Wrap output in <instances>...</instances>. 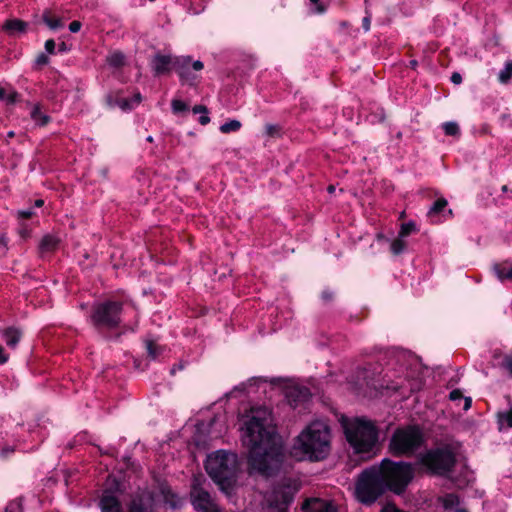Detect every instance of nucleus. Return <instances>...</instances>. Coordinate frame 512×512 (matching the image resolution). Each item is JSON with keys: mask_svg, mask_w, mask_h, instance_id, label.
I'll return each instance as SVG.
<instances>
[{"mask_svg": "<svg viewBox=\"0 0 512 512\" xmlns=\"http://www.w3.org/2000/svg\"><path fill=\"white\" fill-rule=\"evenodd\" d=\"M188 108L187 104L179 99H175L172 102V109L174 113L186 111Z\"/></svg>", "mask_w": 512, "mask_h": 512, "instance_id": "nucleus-41", "label": "nucleus"}, {"mask_svg": "<svg viewBox=\"0 0 512 512\" xmlns=\"http://www.w3.org/2000/svg\"><path fill=\"white\" fill-rule=\"evenodd\" d=\"M512 77V61H506L504 68L498 74V80L501 83H507Z\"/></svg>", "mask_w": 512, "mask_h": 512, "instance_id": "nucleus-29", "label": "nucleus"}, {"mask_svg": "<svg viewBox=\"0 0 512 512\" xmlns=\"http://www.w3.org/2000/svg\"><path fill=\"white\" fill-rule=\"evenodd\" d=\"M174 59L169 55L157 53L152 59V68L155 76L168 74L173 69Z\"/></svg>", "mask_w": 512, "mask_h": 512, "instance_id": "nucleus-16", "label": "nucleus"}, {"mask_svg": "<svg viewBox=\"0 0 512 512\" xmlns=\"http://www.w3.org/2000/svg\"><path fill=\"white\" fill-rule=\"evenodd\" d=\"M122 302L104 301L94 306L91 315L95 327L117 328L121 323Z\"/></svg>", "mask_w": 512, "mask_h": 512, "instance_id": "nucleus-10", "label": "nucleus"}, {"mask_svg": "<svg viewBox=\"0 0 512 512\" xmlns=\"http://www.w3.org/2000/svg\"><path fill=\"white\" fill-rule=\"evenodd\" d=\"M193 112L195 114H197V113L207 114L208 113V109L204 105H196V106L193 107Z\"/></svg>", "mask_w": 512, "mask_h": 512, "instance_id": "nucleus-49", "label": "nucleus"}, {"mask_svg": "<svg viewBox=\"0 0 512 512\" xmlns=\"http://www.w3.org/2000/svg\"><path fill=\"white\" fill-rule=\"evenodd\" d=\"M450 80L452 83L458 85L462 82V76L460 73L454 72V73H452Z\"/></svg>", "mask_w": 512, "mask_h": 512, "instance_id": "nucleus-48", "label": "nucleus"}, {"mask_svg": "<svg viewBox=\"0 0 512 512\" xmlns=\"http://www.w3.org/2000/svg\"><path fill=\"white\" fill-rule=\"evenodd\" d=\"M100 508L102 512H121L122 505L119 499L111 491H104L100 499Z\"/></svg>", "mask_w": 512, "mask_h": 512, "instance_id": "nucleus-18", "label": "nucleus"}, {"mask_svg": "<svg viewBox=\"0 0 512 512\" xmlns=\"http://www.w3.org/2000/svg\"><path fill=\"white\" fill-rule=\"evenodd\" d=\"M310 2L313 5L312 13L320 12V0H310Z\"/></svg>", "mask_w": 512, "mask_h": 512, "instance_id": "nucleus-54", "label": "nucleus"}, {"mask_svg": "<svg viewBox=\"0 0 512 512\" xmlns=\"http://www.w3.org/2000/svg\"><path fill=\"white\" fill-rule=\"evenodd\" d=\"M43 204H44V201H43L42 199H37V200L35 201V206H36V207H42V206H43Z\"/></svg>", "mask_w": 512, "mask_h": 512, "instance_id": "nucleus-61", "label": "nucleus"}, {"mask_svg": "<svg viewBox=\"0 0 512 512\" xmlns=\"http://www.w3.org/2000/svg\"><path fill=\"white\" fill-rule=\"evenodd\" d=\"M443 131L445 135L452 137H460L461 131L458 123L454 121L444 122L442 124Z\"/></svg>", "mask_w": 512, "mask_h": 512, "instance_id": "nucleus-26", "label": "nucleus"}, {"mask_svg": "<svg viewBox=\"0 0 512 512\" xmlns=\"http://www.w3.org/2000/svg\"><path fill=\"white\" fill-rule=\"evenodd\" d=\"M498 423L500 425L506 424L507 428H512V407L508 411L498 414Z\"/></svg>", "mask_w": 512, "mask_h": 512, "instance_id": "nucleus-35", "label": "nucleus"}, {"mask_svg": "<svg viewBox=\"0 0 512 512\" xmlns=\"http://www.w3.org/2000/svg\"><path fill=\"white\" fill-rule=\"evenodd\" d=\"M106 62L114 68H120L125 64V56L121 52H114L106 58Z\"/></svg>", "mask_w": 512, "mask_h": 512, "instance_id": "nucleus-27", "label": "nucleus"}, {"mask_svg": "<svg viewBox=\"0 0 512 512\" xmlns=\"http://www.w3.org/2000/svg\"><path fill=\"white\" fill-rule=\"evenodd\" d=\"M448 201L444 197H440L434 201L427 212V217L431 223H440L443 220L453 217L452 209L446 210Z\"/></svg>", "mask_w": 512, "mask_h": 512, "instance_id": "nucleus-15", "label": "nucleus"}, {"mask_svg": "<svg viewBox=\"0 0 512 512\" xmlns=\"http://www.w3.org/2000/svg\"><path fill=\"white\" fill-rule=\"evenodd\" d=\"M2 336L9 348L14 349L22 337L21 329L11 326L3 329Z\"/></svg>", "mask_w": 512, "mask_h": 512, "instance_id": "nucleus-21", "label": "nucleus"}, {"mask_svg": "<svg viewBox=\"0 0 512 512\" xmlns=\"http://www.w3.org/2000/svg\"><path fill=\"white\" fill-rule=\"evenodd\" d=\"M0 245L7 249V242L4 235H0Z\"/></svg>", "mask_w": 512, "mask_h": 512, "instance_id": "nucleus-58", "label": "nucleus"}, {"mask_svg": "<svg viewBox=\"0 0 512 512\" xmlns=\"http://www.w3.org/2000/svg\"><path fill=\"white\" fill-rule=\"evenodd\" d=\"M203 67L201 61L192 62L189 56L174 58L173 69L178 73L181 80L189 85H194L198 81V76L194 72L201 71Z\"/></svg>", "mask_w": 512, "mask_h": 512, "instance_id": "nucleus-12", "label": "nucleus"}, {"mask_svg": "<svg viewBox=\"0 0 512 512\" xmlns=\"http://www.w3.org/2000/svg\"><path fill=\"white\" fill-rule=\"evenodd\" d=\"M300 489V482L292 478H283L279 481L268 497L270 506L279 509V512H286V508L294 499Z\"/></svg>", "mask_w": 512, "mask_h": 512, "instance_id": "nucleus-11", "label": "nucleus"}, {"mask_svg": "<svg viewBox=\"0 0 512 512\" xmlns=\"http://www.w3.org/2000/svg\"><path fill=\"white\" fill-rule=\"evenodd\" d=\"M388 491L376 466L364 469L355 484L356 499L365 506L373 505Z\"/></svg>", "mask_w": 512, "mask_h": 512, "instance_id": "nucleus-6", "label": "nucleus"}, {"mask_svg": "<svg viewBox=\"0 0 512 512\" xmlns=\"http://www.w3.org/2000/svg\"><path fill=\"white\" fill-rule=\"evenodd\" d=\"M492 268L496 277L501 282L512 281V263L509 260L495 263Z\"/></svg>", "mask_w": 512, "mask_h": 512, "instance_id": "nucleus-19", "label": "nucleus"}, {"mask_svg": "<svg viewBox=\"0 0 512 512\" xmlns=\"http://www.w3.org/2000/svg\"><path fill=\"white\" fill-rule=\"evenodd\" d=\"M322 512H338V506L332 500L322 499Z\"/></svg>", "mask_w": 512, "mask_h": 512, "instance_id": "nucleus-40", "label": "nucleus"}, {"mask_svg": "<svg viewBox=\"0 0 512 512\" xmlns=\"http://www.w3.org/2000/svg\"><path fill=\"white\" fill-rule=\"evenodd\" d=\"M151 500L149 494L135 495L129 504L128 512H152Z\"/></svg>", "mask_w": 512, "mask_h": 512, "instance_id": "nucleus-17", "label": "nucleus"}, {"mask_svg": "<svg viewBox=\"0 0 512 512\" xmlns=\"http://www.w3.org/2000/svg\"><path fill=\"white\" fill-rule=\"evenodd\" d=\"M460 504V498L457 494L449 493L443 498V507L445 509H453Z\"/></svg>", "mask_w": 512, "mask_h": 512, "instance_id": "nucleus-32", "label": "nucleus"}, {"mask_svg": "<svg viewBox=\"0 0 512 512\" xmlns=\"http://www.w3.org/2000/svg\"><path fill=\"white\" fill-rule=\"evenodd\" d=\"M416 231H417L416 224L413 221H409V222L403 223L401 225L398 235L400 236V238H405Z\"/></svg>", "mask_w": 512, "mask_h": 512, "instance_id": "nucleus-33", "label": "nucleus"}, {"mask_svg": "<svg viewBox=\"0 0 512 512\" xmlns=\"http://www.w3.org/2000/svg\"><path fill=\"white\" fill-rule=\"evenodd\" d=\"M141 98H108V105L111 108L118 107L122 111L132 109L140 104Z\"/></svg>", "mask_w": 512, "mask_h": 512, "instance_id": "nucleus-22", "label": "nucleus"}, {"mask_svg": "<svg viewBox=\"0 0 512 512\" xmlns=\"http://www.w3.org/2000/svg\"><path fill=\"white\" fill-rule=\"evenodd\" d=\"M426 443V436L419 424L397 427L388 442V453L396 458L412 457Z\"/></svg>", "mask_w": 512, "mask_h": 512, "instance_id": "nucleus-3", "label": "nucleus"}, {"mask_svg": "<svg viewBox=\"0 0 512 512\" xmlns=\"http://www.w3.org/2000/svg\"><path fill=\"white\" fill-rule=\"evenodd\" d=\"M205 481L206 479L203 475H194L191 484L190 496L196 495L200 490H205L203 487Z\"/></svg>", "mask_w": 512, "mask_h": 512, "instance_id": "nucleus-31", "label": "nucleus"}, {"mask_svg": "<svg viewBox=\"0 0 512 512\" xmlns=\"http://www.w3.org/2000/svg\"><path fill=\"white\" fill-rule=\"evenodd\" d=\"M186 362L180 361L177 365H174L171 369V374L174 375L176 373V370H182L185 367Z\"/></svg>", "mask_w": 512, "mask_h": 512, "instance_id": "nucleus-53", "label": "nucleus"}, {"mask_svg": "<svg viewBox=\"0 0 512 512\" xmlns=\"http://www.w3.org/2000/svg\"><path fill=\"white\" fill-rule=\"evenodd\" d=\"M7 100H8V102H7L8 105H13L16 102V98H14V97L7 98Z\"/></svg>", "mask_w": 512, "mask_h": 512, "instance_id": "nucleus-63", "label": "nucleus"}, {"mask_svg": "<svg viewBox=\"0 0 512 512\" xmlns=\"http://www.w3.org/2000/svg\"><path fill=\"white\" fill-rule=\"evenodd\" d=\"M406 246L407 243L404 240V238H400V236L398 235V237L392 241L390 249L394 255H400L401 253L404 252Z\"/></svg>", "mask_w": 512, "mask_h": 512, "instance_id": "nucleus-30", "label": "nucleus"}, {"mask_svg": "<svg viewBox=\"0 0 512 512\" xmlns=\"http://www.w3.org/2000/svg\"><path fill=\"white\" fill-rule=\"evenodd\" d=\"M205 469L216 483L224 484L236 475L237 455L225 451H217L208 456Z\"/></svg>", "mask_w": 512, "mask_h": 512, "instance_id": "nucleus-8", "label": "nucleus"}, {"mask_svg": "<svg viewBox=\"0 0 512 512\" xmlns=\"http://www.w3.org/2000/svg\"><path fill=\"white\" fill-rule=\"evenodd\" d=\"M500 367L505 369L509 375L512 376V355H504L501 360Z\"/></svg>", "mask_w": 512, "mask_h": 512, "instance_id": "nucleus-38", "label": "nucleus"}, {"mask_svg": "<svg viewBox=\"0 0 512 512\" xmlns=\"http://www.w3.org/2000/svg\"><path fill=\"white\" fill-rule=\"evenodd\" d=\"M376 469L386 489L396 495L403 494L414 478V467L410 462H396L390 458H384Z\"/></svg>", "mask_w": 512, "mask_h": 512, "instance_id": "nucleus-5", "label": "nucleus"}, {"mask_svg": "<svg viewBox=\"0 0 512 512\" xmlns=\"http://www.w3.org/2000/svg\"><path fill=\"white\" fill-rule=\"evenodd\" d=\"M81 26L82 24L80 21L74 20L69 24V30L72 33H76L81 29Z\"/></svg>", "mask_w": 512, "mask_h": 512, "instance_id": "nucleus-45", "label": "nucleus"}, {"mask_svg": "<svg viewBox=\"0 0 512 512\" xmlns=\"http://www.w3.org/2000/svg\"><path fill=\"white\" fill-rule=\"evenodd\" d=\"M6 93H7V91H6L5 87L0 85V96H6Z\"/></svg>", "mask_w": 512, "mask_h": 512, "instance_id": "nucleus-62", "label": "nucleus"}, {"mask_svg": "<svg viewBox=\"0 0 512 512\" xmlns=\"http://www.w3.org/2000/svg\"><path fill=\"white\" fill-rule=\"evenodd\" d=\"M321 445H322V459H323L324 458L323 454L325 452V448L329 446V443L322 439Z\"/></svg>", "mask_w": 512, "mask_h": 512, "instance_id": "nucleus-59", "label": "nucleus"}, {"mask_svg": "<svg viewBox=\"0 0 512 512\" xmlns=\"http://www.w3.org/2000/svg\"><path fill=\"white\" fill-rule=\"evenodd\" d=\"M319 447L320 423L318 421H314L295 439L290 454L298 461H317V452Z\"/></svg>", "mask_w": 512, "mask_h": 512, "instance_id": "nucleus-7", "label": "nucleus"}, {"mask_svg": "<svg viewBox=\"0 0 512 512\" xmlns=\"http://www.w3.org/2000/svg\"><path fill=\"white\" fill-rule=\"evenodd\" d=\"M240 128H241L240 121H238V120H231V121L221 125L220 126V131L222 133L227 134V133H230V132L238 131Z\"/></svg>", "mask_w": 512, "mask_h": 512, "instance_id": "nucleus-34", "label": "nucleus"}, {"mask_svg": "<svg viewBox=\"0 0 512 512\" xmlns=\"http://www.w3.org/2000/svg\"><path fill=\"white\" fill-rule=\"evenodd\" d=\"M146 347L148 351V355L151 357V359H156L157 356L161 353L162 349L157 346L154 341L147 340L146 341Z\"/></svg>", "mask_w": 512, "mask_h": 512, "instance_id": "nucleus-36", "label": "nucleus"}, {"mask_svg": "<svg viewBox=\"0 0 512 512\" xmlns=\"http://www.w3.org/2000/svg\"><path fill=\"white\" fill-rule=\"evenodd\" d=\"M12 452H14V448L6 446V447L2 448L1 455L5 457V456H7L8 453H12Z\"/></svg>", "mask_w": 512, "mask_h": 512, "instance_id": "nucleus-55", "label": "nucleus"}, {"mask_svg": "<svg viewBox=\"0 0 512 512\" xmlns=\"http://www.w3.org/2000/svg\"><path fill=\"white\" fill-rule=\"evenodd\" d=\"M28 27V23L21 19H8L4 22L2 30L9 35H15L16 33H25Z\"/></svg>", "mask_w": 512, "mask_h": 512, "instance_id": "nucleus-20", "label": "nucleus"}, {"mask_svg": "<svg viewBox=\"0 0 512 512\" xmlns=\"http://www.w3.org/2000/svg\"><path fill=\"white\" fill-rule=\"evenodd\" d=\"M34 215L33 211L31 210H23L19 211V216L24 219H29Z\"/></svg>", "mask_w": 512, "mask_h": 512, "instance_id": "nucleus-52", "label": "nucleus"}, {"mask_svg": "<svg viewBox=\"0 0 512 512\" xmlns=\"http://www.w3.org/2000/svg\"><path fill=\"white\" fill-rule=\"evenodd\" d=\"M342 426L346 440L359 460L368 461L376 455L379 428L375 422L363 417H357L349 422L343 417Z\"/></svg>", "mask_w": 512, "mask_h": 512, "instance_id": "nucleus-2", "label": "nucleus"}, {"mask_svg": "<svg viewBox=\"0 0 512 512\" xmlns=\"http://www.w3.org/2000/svg\"><path fill=\"white\" fill-rule=\"evenodd\" d=\"M463 398V393L460 389H454L449 394V399L451 401H457Z\"/></svg>", "mask_w": 512, "mask_h": 512, "instance_id": "nucleus-42", "label": "nucleus"}, {"mask_svg": "<svg viewBox=\"0 0 512 512\" xmlns=\"http://www.w3.org/2000/svg\"><path fill=\"white\" fill-rule=\"evenodd\" d=\"M161 492H162V494L164 495V497H165L166 501H169V498H168V496H169V495H170L172 498H174V497H175V495L171 492V490H170V488H169V487H162ZM170 502L172 503V505H175V503H174L172 500H170Z\"/></svg>", "mask_w": 512, "mask_h": 512, "instance_id": "nucleus-47", "label": "nucleus"}, {"mask_svg": "<svg viewBox=\"0 0 512 512\" xmlns=\"http://www.w3.org/2000/svg\"><path fill=\"white\" fill-rule=\"evenodd\" d=\"M191 502L198 512H225L206 490H200L191 496Z\"/></svg>", "mask_w": 512, "mask_h": 512, "instance_id": "nucleus-14", "label": "nucleus"}, {"mask_svg": "<svg viewBox=\"0 0 512 512\" xmlns=\"http://www.w3.org/2000/svg\"><path fill=\"white\" fill-rule=\"evenodd\" d=\"M9 355L5 353L4 348L0 345V364H4L8 361Z\"/></svg>", "mask_w": 512, "mask_h": 512, "instance_id": "nucleus-50", "label": "nucleus"}, {"mask_svg": "<svg viewBox=\"0 0 512 512\" xmlns=\"http://www.w3.org/2000/svg\"><path fill=\"white\" fill-rule=\"evenodd\" d=\"M199 122L201 125H206L210 122V118L207 116V114H203L200 118H199Z\"/></svg>", "mask_w": 512, "mask_h": 512, "instance_id": "nucleus-56", "label": "nucleus"}, {"mask_svg": "<svg viewBox=\"0 0 512 512\" xmlns=\"http://www.w3.org/2000/svg\"><path fill=\"white\" fill-rule=\"evenodd\" d=\"M491 133V127L489 124H482L481 125V128H480V134L481 135H486V134H490Z\"/></svg>", "mask_w": 512, "mask_h": 512, "instance_id": "nucleus-51", "label": "nucleus"}, {"mask_svg": "<svg viewBox=\"0 0 512 512\" xmlns=\"http://www.w3.org/2000/svg\"><path fill=\"white\" fill-rule=\"evenodd\" d=\"M49 63V58L45 53H41L36 58V64L39 66H44Z\"/></svg>", "mask_w": 512, "mask_h": 512, "instance_id": "nucleus-43", "label": "nucleus"}, {"mask_svg": "<svg viewBox=\"0 0 512 512\" xmlns=\"http://www.w3.org/2000/svg\"><path fill=\"white\" fill-rule=\"evenodd\" d=\"M303 512H320V499L319 498H308L302 504Z\"/></svg>", "mask_w": 512, "mask_h": 512, "instance_id": "nucleus-28", "label": "nucleus"}, {"mask_svg": "<svg viewBox=\"0 0 512 512\" xmlns=\"http://www.w3.org/2000/svg\"><path fill=\"white\" fill-rule=\"evenodd\" d=\"M43 22L52 30L62 28L64 26L61 18L56 17L52 14V11L46 9L42 14Z\"/></svg>", "mask_w": 512, "mask_h": 512, "instance_id": "nucleus-24", "label": "nucleus"}, {"mask_svg": "<svg viewBox=\"0 0 512 512\" xmlns=\"http://www.w3.org/2000/svg\"><path fill=\"white\" fill-rule=\"evenodd\" d=\"M465 400V403H464V410H468L471 408V405H472V399L470 397H465L464 398Z\"/></svg>", "mask_w": 512, "mask_h": 512, "instance_id": "nucleus-57", "label": "nucleus"}, {"mask_svg": "<svg viewBox=\"0 0 512 512\" xmlns=\"http://www.w3.org/2000/svg\"><path fill=\"white\" fill-rule=\"evenodd\" d=\"M31 118L39 126H45L49 123L50 117L42 110L41 105H35L31 111Z\"/></svg>", "mask_w": 512, "mask_h": 512, "instance_id": "nucleus-25", "label": "nucleus"}, {"mask_svg": "<svg viewBox=\"0 0 512 512\" xmlns=\"http://www.w3.org/2000/svg\"><path fill=\"white\" fill-rule=\"evenodd\" d=\"M55 47H56V44H55V41L53 39H49L45 42V50L49 53V54H54L55 53Z\"/></svg>", "mask_w": 512, "mask_h": 512, "instance_id": "nucleus-44", "label": "nucleus"}, {"mask_svg": "<svg viewBox=\"0 0 512 512\" xmlns=\"http://www.w3.org/2000/svg\"><path fill=\"white\" fill-rule=\"evenodd\" d=\"M243 443L248 449L249 474L271 477L279 472L284 453L268 408L251 409V416L245 423Z\"/></svg>", "mask_w": 512, "mask_h": 512, "instance_id": "nucleus-1", "label": "nucleus"}, {"mask_svg": "<svg viewBox=\"0 0 512 512\" xmlns=\"http://www.w3.org/2000/svg\"><path fill=\"white\" fill-rule=\"evenodd\" d=\"M455 512H468L465 508H456Z\"/></svg>", "mask_w": 512, "mask_h": 512, "instance_id": "nucleus-64", "label": "nucleus"}, {"mask_svg": "<svg viewBox=\"0 0 512 512\" xmlns=\"http://www.w3.org/2000/svg\"><path fill=\"white\" fill-rule=\"evenodd\" d=\"M335 297V293L332 291L324 290L322 291V301H333Z\"/></svg>", "mask_w": 512, "mask_h": 512, "instance_id": "nucleus-46", "label": "nucleus"}, {"mask_svg": "<svg viewBox=\"0 0 512 512\" xmlns=\"http://www.w3.org/2000/svg\"><path fill=\"white\" fill-rule=\"evenodd\" d=\"M285 398L292 408H297L310 400V390L301 385H289L285 388Z\"/></svg>", "mask_w": 512, "mask_h": 512, "instance_id": "nucleus-13", "label": "nucleus"}, {"mask_svg": "<svg viewBox=\"0 0 512 512\" xmlns=\"http://www.w3.org/2000/svg\"><path fill=\"white\" fill-rule=\"evenodd\" d=\"M266 133L269 137H280L282 135V127L278 124H267Z\"/></svg>", "mask_w": 512, "mask_h": 512, "instance_id": "nucleus-37", "label": "nucleus"}, {"mask_svg": "<svg viewBox=\"0 0 512 512\" xmlns=\"http://www.w3.org/2000/svg\"><path fill=\"white\" fill-rule=\"evenodd\" d=\"M456 464V454L450 445L427 449L417 455L415 462L420 472L440 477L452 473Z\"/></svg>", "mask_w": 512, "mask_h": 512, "instance_id": "nucleus-4", "label": "nucleus"}, {"mask_svg": "<svg viewBox=\"0 0 512 512\" xmlns=\"http://www.w3.org/2000/svg\"><path fill=\"white\" fill-rule=\"evenodd\" d=\"M369 1H370V0H365V4H366V16L362 19V28L364 29V31H365V32H367V31H369V30H370L371 18H372L371 13L368 11V4H369Z\"/></svg>", "mask_w": 512, "mask_h": 512, "instance_id": "nucleus-39", "label": "nucleus"}, {"mask_svg": "<svg viewBox=\"0 0 512 512\" xmlns=\"http://www.w3.org/2000/svg\"><path fill=\"white\" fill-rule=\"evenodd\" d=\"M383 368L378 363H366L358 367L353 375V382L358 390L370 389L380 391L382 389L397 390L398 385H389L382 376Z\"/></svg>", "mask_w": 512, "mask_h": 512, "instance_id": "nucleus-9", "label": "nucleus"}, {"mask_svg": "<svg viewBox=\"0 0 512 512\" xmlns=\"http://www.w3.org/2000/svg\"><path fill=\"white\" fill-rule=\"evenodd\" d=\"M59 242L60 240L53 236V235H45L40 244H39V249H40V252L41 253H50V252H54L58 245H59Z\"/></svg>", "mask_w": 512, "mask_h": 512, "instance_id": "nucleus-23", "label": "nucleus"}, {"mask_svg": "<svg viewBox=\"0 0 512 512\" xmlns=\"http://www.w3.org/2000/svg\"><path fill=\"white\" fill-rule=\"evenodd\" d=\"M335 189H336V188H335V186H334V185H332V184H330V185L327 187V192H328L329 194H332V193H334V192H335Z\"/></svg>", "mask_w": 512, "mask_h": 512, "instance_id": "nucleus-60", "label": "nucleus"}]
</instances>
